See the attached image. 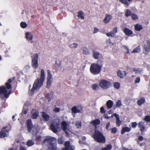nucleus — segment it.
Instances as JSON below:
<instances>
[{
	"mask_svg": "<svg viewBox=\"0 0 150 150\" xmlns=\"http://www.w3.org/2000/svg\"><path fill=\"white\" fill-rule=\"evenodd\" d=\"M61 128L67 135L68 134V132L69 131V126L65 121H63L62 122Z\"/></svg>",
	"mask_w": 150,
	"mask_h": 150,
	"instance_id": "nucleus-9",
	"label": "nucleus"
},
{
	"mask_svg": "<svg viewBox=\"0 0 150 150\" xmlns=\"http://www.w3.org/2000/svg\"><path fill=\"white\" fill-rule=\"evenodd\" d=\"M108 150V149H107V148H106V147L105 148H102V150Z\"/></svg>",
	"mask_w": 150,
	"mask_h": 150,
	"instance_id": "nucleus-64",
	"label": "nucleus"
},
{
	"mask_svg": "<svg viewBox=\"0 0 150 150\" xmlns=\"http://www.w3.org/2000/svg\"><path fill=\"white\" fill-rule=\"evenodd\" d=\"M143 138L142 136H139V137L138 139L139 140L142 141L143 139Z\"/></svg>",
	"mask_w": 150,
	"mask_h": 150,
	"instance_id": "nucleus-62",
	"label": "nucleus"
},
{
	"mask_svg": "<svg viewBox=\"0 0 150 150\" xmlns=\"http://www.w3.org/2000/svg\"><path fill=\"white\" fill-rule=\"evenodd\" d=\"M100 112L102 113H105L106 112V110L104 109L103 107H102L100 109Z\"/></svg>",
	"mask_w": 150,
	"mask_h": 150,
	"instance_id": "nucleus-47",
	"label": "nucleus"
},
{
	"mask_svg": "<svg viewBox=\"0 0 150 150\" xmlns=\"http://www.w3.org/2000/svg\"><path fill=\"white\" fill-rule=\"evenodd\" d=\"M47 80H52V76L51 74L50 71L49 70H47Z\"/></svg>",
	"mask_w": 150,
	"mask_h": 150,
	"instance_id": "nucleus-39",
	"label": "nucleus"
},
{
	"mask_svg": "<svg viewBox=\"0 0 150 150\" xmlns=\"http://www.w3.org/2000/svg\"><path fill=\"white\" fill-rule=\"evenodd\" d=\"M11 82V79H9L8 80V82L6 83V86L8 89H10L11 88V86L10 84Z\"/></svg>",
	"mask_w": 150,
	"mask_h": 150,
	"instance_id": "nucleus-30",
	"label": "nucleus"
},
{
	"mask_svg": "<svg viewBox=\"0 0 150 150\" xmlns=\"http://www.w3.org/2000/svg\"><path fill=\"white\" fill-rule=\"evenodd\" d=\"M112 117V115H111V117H108V116L105 115V118H107V119H108L109 117Z\"/></svg>",
	"mask_w": 150,
	"mask_h": 150,
	"instance_id": "nucleus-63",
	"label": "nucleus"
},
{
	"mask_svg": "<svg viewBox=\"0 0 150 150\" xmlns=\"http://www.w3.org/2000/svg\"><path fill=\"white\" fill-rule=\"evenodd\" d=\"M58 142L59 144H62L63 142V140L62 138H59L58 139Z\"/></svg>",
	"mask_w": 150,
	"mask_h": 150,
	"instance_id": "nucleus-48",
	"label": "nucleus"
},
{
	"mask_svg": "<svg viewBox=\"0 0 150 150\" xmlns=\"http://www.w3.org/2000/svg\"><path fill=\"white\" fill-rule=\"evenodd\" d=\"M131 11L128 9H127L125 13V16L126 17H128L131 15L132 14Z\"/></svg>",
	"mask_w": 150,
	"mask_h": 150,
	"instance_id": "nucleus-41",
	"label": "nucleus"
},
{
	"mask_svg": "<svg viewBox=\"0 0 150 150\" xmlns=\"http://www.w3.org/2000/svg\"><path fill=\"white\" fill-rule=\"evenodd\" d=\"M82 53L83 54L85 55H89L91 54L90 51L89 49L86 47H84L82 49Z\"/></svg>",
	"mask_w": 150,
	"mask_h": 150,
	"instance_id": "nucleus-17",
	"label": "nucleus"
},
{
	"mask_svg": "<svg viewBox=\"0 0 150 150\" xmlns=\"http://www.w3.org/2000/svg\"><path fill=\"white\" fill-rule=\"evenodd\" d=\"M131 16L133 20H136L138 18L137 16L135 14H132V15H131Z\"/></svg>",
	"mask_w": 150,
	"mask_h": 150,
	"instance_id": "nucleus-46",
	"label": "nucleus"
},
{
	"mask_svg": "<svg viewBox=\"0 0 150 150\" xmlns=\"http://www.w3.org/2000/svg\"><path fill=\"white\" fill-rule=\"evenodd\" d=\"M130 128L128 127H124L122 130L121 134H123L126 132H129L130 130Z\"/></svg>",
	"mask_w": 150,
	"mask_h": 150,
	"instance_id": "nucleus-28",
	"label": "nucleus"
},
{
	"mask_svg": "<svg viewBox=\"0 0 150 150\" xmlns=\"http://www.w3.org/2000/svg\"><path fill=\"white\" fill-rule=\"evenodd\" d=\"M98 30V29L96 28H95L94 29L93 33H97V31Z\"/></svg>",
	"mask_w": 150,
	"mask_h": 150,
	"instance_id": "nucleus-57",
	"label": "nucleus"
},
{
	"mask_svg": "<svg viewBox=\"0 0 150 150\" xmlns=\"http://www.w3.org/2000/svg\"><path fill=\"white\" fill-rule=\"evenodd\" d=\"M78 45L75 43H73L69 45V47L75 49L77 47Z\"/></svg>",
	"mask_w": 150,
	"mask_h": 150,
	"instance_id": "nucleus-40",
	"label": "nucleus"
},
{
	"mask_svg": "<svg viewBox=\"0 0 150 150\" xmlns=\"http://www.w3.org/2000/svg\"><path fill=\"white\" fill-rule=\"evenodd\" d=\"M60 123L59 120H54L53 121L50 125L51 130L54 133L60 132L61 130Z\"/></svg>",
	"mask_w": 150,
	"mask_h": 150,
	"instance_id": "nucleus-6",
	"label": "nucleus"
},
{
	"mask_svg": "<svg viewBox=\"0 0 150 150\" xmlns=\"http://www.w3.org/2000/svg\"><path fill=\"white\" fill-rule=\"evenodd\" d=\"M81 122L79 121H76L75 123V125L78 128H80L81 127Z\"/></svg>",
	"mask_w": 150,
	"mask_h": 150,
	"instance_id": "nucleus-36",
	"label": "nucleus"
},
{
	"mask_svg": "<svg viewBox=\"0 0 150 150\" xmlns=\"http://www.w3.org/2000/svg\"><path fill=\"white\" fill-rule=\"evenodd\" d=\"M53 93L52 91L50 92L46 95V97L48 99L49 102H50L53 98Z\"/></svg>",
	"mask_w": 150,
	"mask_h": 150,
	"instance_id": "nucleus-25",
	"label": "nucleus"
},
{
	"mask_svg": "<svg viewBox=\"0 0 150 150\" xmlns=\"http://www.w3.org/2000/svg\"><path fill=\"white\" fill-rule=\"evenodd\" d=\"M135 29L137 31H139L142 28V26L140 25L137 24L135 25Z\"/></svg>",
	"mask_w": 150,
	"mask_h": 150,
	"instance_id": "nucleus-31",
	"label": "nucleus"
},
{
	"mask_svg": "<svg viewBox=\"0 0 150 150\" xmlns=\"http://www.w3.org/2000/svg\"><path fill=\"white\" fill-rule=\"evenodd\" d=\"M27 127L28 132H30L34 135L36 136L38 132L37 127L33 126L31 119H29L27 121Z\"/></svg>",
	"mask_w": 150,
	"mask_h": 150,
	"instance_id": "nucleus-4",
	"label": "nucleus"
},
{
	"mask_svg": "<svg viewBox=\"0 0 150 150\" xmlns=\"http://www.w3.org/2000/svg\"><path fill=\"white\" fill-rule=\"evenodd\" d=\"M138 126L140 128V130L143 131L145 129V127L144 123L142 122H140L138 124Z\"/></svg>",
	"mask_w": 150,
	"mask_h": 150,
	"instance_id": "nucleus-24",
	"label": "nucleus"
},
{
	"mask_svg": "<svg viewBox=\"0 0 150 150\" xmlns=\"http://www.w3.org/2000/svg\"><path fill=\"white\" fill-rule=\"evenodd\" d=\"M92 88L94 90H96L98 89V85L96 84H93L92 85Z\"/></svg>",
	"mask_w": 150,
	"mask_h": 150,
	"instance_id": "nucleus-44",
	"label": "nucleus"
},
{
	"mask_svg": "<svg viewBox=\"0 0 150 150\" xmlns=\"http://www.w3.org/2000/svg\"><path fill=\"white\" fill-rule=\"evenodd\" d=\"M124 48L126 49L127 50V53H129V50H128V48L127 46H124Z\"/></svg>",
	"mask_w": 150,
	"mask_h": 150,
	"instance_id": "nucleus-61",
	"label": "nucleus"
},
{
	"mask_svg": "<svg viewBox=\"0 0 150 150\" xmlns=\"http://www.w3.org/2000/svg\"><path fill=\"white\" fill-rule=\"evenodd\" d=\"M45 74L44 70L42 69L41 70L40 79L39 78L37 79L35 81L33 84V87L31 90L29 91V93L33 95L34 94L35 90L39 89L42 85L45 79Z\"/></svg>",
	"mask_w": 150,
	"mask_h": 150,
	"instance_id": "nucleus-1",
	"label": "nucleus"
},
{
	"mask_svg": "<svg viewBox=\"0 0 150 150\" xmlns=\"http://www.w3.org/2000/svg\"><path fill=\"white\" fill-rule=\"evenodd\" d=\"M20 25L22 28H25L27 27V24L24 22H22L21 23Z\"/></svg>",
	"mask_w": 150,
	"mask_h": 150,
	"instance_id": "nucleus-42",
	"label": "nucleus"
},
{
	"mask_svg": "<svg viewBox=\"0 0 150 150\" xmlns=\"http://www.w3.org/2000/svg\"><path fill=\"white\" fill-rule=\"evenodd\" d=\"M133 71L135 72V73H140L142 71V70L139 68H134L132 69Z\"/></svg>",
	"mask_w": 150,
	"mask_h": 150,
	"instance_id": "nucleus-33",
	"label": "nucleus"
},
{
	"mask_svg": "<svg viewBox=\"0 0 150 150\" xmlns=\"http://www.w3.org/2000/svg\"><path fill=\"white\" fill-rule=\"evenodd\" d=\"M30 67V66L29 65H27L25 66L24 67V69L27 70V69H29Z\"/></svg>",
	"mask_w": 150,
	"mask_h": 150,
	"instance_id": "nucleus-60",
	"label": "nucleus"
},
{
	"mask_svg": "<svg viewBox=\"0 0 150 150\" xmlns=\"http://www.w3.org/2000/svg\"><path fill=\"white\" fill-rule=\"evenodd\" d=\"M100 121L98 119H96L91 122V123L95 126H96L100 124Z\"/></svg>",
	"mask_w": 150,
	"mask_h": 150,
	"instance_id": "nucleus-27",
	"label": "nucleus"
},
{
	"mask_svg": "<svg viewBox=\"0 0 150 150\" xmlns=\"http://www.w3.org/2000/svg\"><path fill=\"white\" fill-rule=\"evenodd\" d=\"M110 125V122H109L106 125V128L107 129H108L109 128V127Z\"/></svg>",
	"mask_w": 150,
	"mask_h": 150,
	"instance_id": "nucleus-58",
	"label": "nucleus"
},
{
	"mask_svg": "<svg viewBox=\"0 0 150 150\" xmlns=\"http://www.w3.org/2000/svg\"><path fill=\"white\" fill-rule=\"evenodd\" d=\"M113 86L115 88L117 89H118L120 87V84L118 82H114L113 83Z\"/></svg>",
	"mask_w": 150,
	"mask_h": 150,
	"instance_id": "nucleus-37",
	"label": "nucleus"
},
{
	"mask_svg": "<svg viewBox=\"0 0 150 150\" xmlns=\"http://www.w3.org/2000/svg\"><path fill=\"white\" fill-rule=\"evenodd\" d=\"M25 38L27 40H31L33 39V35L31 33L27 32L25 34Z\"/></svg>",
	"mask_w": 150,
	"mask_h": 150,
	"instance_id": "nucleus-23",
	"label": "nucleus"
},
{
	"mask_svg": "<svg viewBox=\"0 0 150 150\" xmlns=\"http://www.w3.org/2000/svg\"><path fill=\"white\" fill-rule=\"evenodd\" d=\"M11 93V92H9L8 93H7V91L5 87L4 86L0 87V94L1 96L3 94L4 97L7 98L9 97V96Z\"/></svg>",
	"mask_w": 150,
	"mask_h": 150,
	"instance_id": "nucleus-10",
	"label": "nucleus"
},
{
	"mask_svg": "<svg viewBox=\"0 0 150 150\" xmlns=\"http://www.w3.org/2000/svg\"><path fill=\"white\" fill-rule=\"evenodd\" d=\"M140 81V79L139 77H137L135 81V83H138Z\"/></svg>",
	"mask_w": 150,
	"mask_h": 150,
	"instance_id": "nucleus-54",
	"label": "nucleus"
},
{
	"mask_svg": "<svg viewBox=\"0 0 150 150\" xmlns=\"http://www.w3.org/2000/svg\"><path fill=\"white\" fill-rule=\"evenodd\" d=\"M43 143L46 145H49V147L51 150H57V139L51 137H47L43 141Z\"/></svg>",
	"mask_w": 150,
	"mask_h": 150,
	"instance_id": "nucleus-2",
	"label": "nucleus"
},
{
	"mask_svg": "<svg viewBox=\"0 0 150 150\" xmlns=\"http://www.w3.org/2000/svg\"><path fill=\"white\" fill-rule=\"evenodd\" d=\"M83 15V13L81 11H80L78 13L77 16L82 19H84V17Z\"/></svg>",
	"mask_w": 150,
	"mask_h": 150,
	"instance_id": "nucleus-29",
	"label": "nucleus"
},
{
	"mask_svg": "<svg viewBox=\"0 0 150 150\" xmlns=\"http://www.w3.org/2000/svg\"><path fill=\"white\" fill-rule=\"evenodd\" d=\"M6 128L4 127L2 129L0 133V138H4L8 135V131L5 130Z\"/></svg>",
	"mask_w": 150,
	"mask_h": 150,
	"instance_id": "nucleus-13",
	"label": "nucleus"
},
{
	"mask_svg": "<svg viewBox=\"0 0 150 150\" xmlns=\"http://www.w3.org/2000/svg\"><path fill=\"white\" fill-rule=\"evenodd\" d=\"M123 32L125 33V35H127L129 36L132 35L133 32L132 31L130 30L129 29L127 28H125L123 30Z\"/></svg>",
	"mask_w": 150,
	"mask_h": 150,
	"instance_id": "nucleus-19",
	"label": "nucleus"
},
{
	"mask_svg": "<svg viewBox=\"0 0 150 150\" xmlns=\"http://www.w3.org/2000/svg\"><path fill=\"white\" fill-rule=\"evenodd\" d=\"M38 54L35 53L32 57V66L35 69H36L38 66Z\"/></svg>",
	"mask_w": 150,
	"mask_h": 150,
	"instance_id": "nucleus-8",
	"label": "nucleus"
},
{
	"mask_svg": "<svg viewBox=\"0 0 150 150\" xmlns=\"http://www.w3.org/2000/svg\"><path fill=\"white\" fill-rule=\"evenodd\" d=\"M145 102V99L144 98H142L140 99L137 100V104L139 105H141L142 104Z\"/></svg>",
	"mask_w": 150,
	"mask_h": 150,
	"instance_id": "nucleus-26",
	"label": "nucleus"
},
{
	"mask_svg": "<svg viewBox=\"0 0 150 150\" xmlns=\"http://www.w3.org/2000/svg\"><path fill=\"white\" fill-rule=\"evenodd\" d=\"M108 150H110L112 148V146L110 144L108 145L106 147Z\"/></svg>",
	"mask_w": 150,
	"mask_h": 150,
	"instance_id": "nucleus-55",
	"label": "nucleus"
},
{
	"mask_svg": "<svg viewBox=\"0 0 150 150\" xmlns=\"http://www.w3.org/2000/svg\"><path fill=\"white\" fill-rule=\"evenodd\" d=\"M144 119L146 121L150 122V116L148 115L146 116Z\"/></svg>",
	"mask_w": 150,
	"mask_h": 150,
	"instance_id": "nucleus-45",
	"label": "nucleus"
},
{
	"mask_svg": "<svg viewBox=\"0 0 150 150\" xmlns=\"http://www.w3.org/2000/svg\"><path fill=\"white\" fill-rule=\"evenodd\" d=\"M20 150H26V149L25 147L21 146L20 147Z\"/></svg>",
	"mask_w": 150,
	"mask_h": 150,
	"instance_id": "nucleus-56",
	"label": "nucleus"
},
{
	"mask_svg": "<svg viewBox=\"0 0 150 150\" xmlns=\"http://www.w3.org/2000/svg\"><path fill=\"white\" fill-rule=\"evenodd\" d=\"M117 132V129L115 127H114L111 129V133H115Z\"/></svg>",
	"mask_w": 150,
	"mask_h": 150,
	"instance_id": "nucleus-52",
	"label": "nucleus"
},
{
	"mask_svg": "<svg viewBox=\"0 0 150 150\" xmlns=\"http://www.w3.org/2000/svg\"><path fill=\"white\" fill-rule=\"evenodd\" d=\"M64 145L65 148H63L62 150H74L75 149L74 146L71 145L70 142L69 141L66 142L65 143Z\"/></svg>",
	"mask_w": 150,
	"mask_h": 150,
	"instance_id": "nucleus-12",
	"label": "nucleus"
},
{
	"mask_svg": "<svg viewBox=\"0 0 150 150\" xmlns=\"http://www.w3.org/2000/svg\"><path fill=\"white\" fill-rule=\"evenodd\" d=\"M117 76L120 78L123 79L126 76V72L125 71H121L118 70L117 73Z\"/></svg>",
	"mask_w": 150,
	"mask_h": 150,
	"instance_id": "nucleus-16",
	"label": "nucleus"
},
{
	"mask_svg": "<svg viewBox=\"0 0 150 150\" xmlns=\"http://www.w3.org/2000/svg\"><path fill=\"white\" fill-rule=\"evenodd\" d=\"M144 47L146 51H149L150 50V42L147 41L144 44Z\"/></svg>",
	"mask_w": 150,
	"mask_h": 150,
	"instance_id": "nucleus-20",
	"label": "nucleus"
},
{
	"mask_svg": "<svg viewBox=\"0 0 150 150\" xmlns=\"http://www.w3.org/2000/svg\"><path fill=\"white\" fill-rule=\"evenodd\" d=\"M34 144V142L32 140H29L27 142V145L28 146H33Z\"/></svg>",
	"mask_w": 150,
	"mask_h": 150,
	"instance_id": "nucleus-35",
	"label": "nucleus"
},
{
	"mask_svg": "<svg viewBox=\"0 0 150 150\" xmlns=\"http://www.w3.org/2000/svg\"><path fill=\"white\" fill-rule=\"evenodd\" d=\"M41 137L40 136H37L36 137V140H39L40 139Z\"/></svg>",
	"mask_w": 150,
	"mask_h": 150,
	"instance_id": "nucleus-59",
	"label": "nucleus"
},
{
	"mask_svg": "<svg viewBox=\"0 0 150 150\" xmlns=\"http://www.w3.org/2000/svg\"><path fill=\"white\" fill-rule=\"evenodd\" d=\"M100 62V64L98 63L92 64L90 67V71L91 73L93 75H96L99 74L100 72L103 64L102 62L98 61L97 62Z\"/></svg>",
	"mask_w": 150,
	"mask_h": 150,
	"instance_id": "nucleus-3",
	"label": "nucleus"
},
{
	"mask_svg": "<svg viewBox=\"0 0 150 150\" xmlns=\"http://www.w3.org/2000/svg\"><path fill=\"white\" fill-rule=\"evenodd\" d=\"M99 86L104 89H107L111 86V83L105 80H101L99 83Z\"/></svg>",
	"mask_w": 150,
	"mask_h": 150,
	"instance_id": "nucleus-7",
	"label": "nucleus"
},
{
	"mask_svg": "<svg viewBox=\"0 0 150 150\" xmlns=\"http://www.w3.org/2000/svg\"><path fill=\"white\" fill-rule=\"evenodd\" d=\"M60 109L59 108H55L53 109V111L55 112H58L60 111Z\"/></svg>",
	"mask_w": 150,
	"mask_h": 150,
	"instance_id": "nucleus-53",
	"label": "nucleus"
},
{
	"mask_svg": "<svg viewBox=\"0 0 150 150\" xmlns=\"http://www.w3.org/2000/svg\"><path fill=\"white\" fill-rule=\"evenodd\" d=\"M71 110L72 113L75 114L79 112L80 110L79 109V108H77L76 106H75L72 107L71 108Z\"/></svg>",
	"mask_w": 150,
	"mask_h": 150,
	"instance_id": "nucleus-21",
	"label": "nucleus"
},
{
	"mask_svg": "<svg viewBox=\"0 0 150 150\" xmlns=\"http://www.w3.org/2000/svg\"><path fill=\"white\" fill-rule=\"evenodd\" d=\"M92 57L96 59H98L102 58V54L97 51H92Z\"/></svg>",
	"mask_w": 150,
	"mask_h": 150,
	"instance_id": "nucleus-11",
	"label": "nucleus"
},
{
	"mask_svg": "<svg viewBox=\"0 0 150 150\" xmlns=\"http://www.w3.org/2000/svg\"><path fill=\"white\" fill-rule=\"evenodd\" d=\"M38 115V112L36 111L33 113L31 117L32 118L35 119L36 118Z\"/></svg>",
	"mask_w": 150,
	"mask_h": 150,
	"instance_id": "nucleus-38",
	"label": "nucleus"
},
{
	"mask_svg": "<svg viewBox=\"0 0 150 150\" xmlns=\"http://www.w3.org/2000/svg\"><path fill=\"white\" fill-rule=\"evenodd\" d=\"M113 115L115 117L116 120H118L120 119L119 115L117 114L116 113H115L113 114Z\"/></svg>",
	"mask_w": 150,
	"mask_h": 150,
	"instance_id": "nucleus-50",
	"label": "nucleus"
},
{
	"mask_svg": "<svg viewBox=\"0 0 150 150\" xmlns=\"http://www.w3.org/2000/svg\"><path fill=\"white\" fill-rule=\"evenodd\" d=\"M122 105V104L121 103V101L120 100H118L116 103L115 105V107H119Z\"/></svg>",
	"mask_w": 150,
	"mask_h": 150,
	"instance_id": "nucleus-32",
	"label": "nucleus"
},
{
	"mask_svg": "<svg viewBox=\"0 0 150 150\" xmlns=\"http://www.w3.org/2000/svg\"><path fill=\"white\" fill-rule=\"evenodd\" d=\"M95 140L98 142L104 143L105 139L102 134L97 130H96L93 135Z\"/></svg>",
	"mask_w": 150,
	"mask_h": 150,
	"instance_id": "nucleus-5",
	"label": "nucleus"
},
{
	"mask_svg": "<svg viewBox=\"0 0 150 150\" xmlns=\"http://www.w3.org/2000/svg\"><path fill=\"white\" fill-rule=\"evenodd\" d=\"M121 124V122L120 121V119L118 120H116V124L117 126L119 127Z\"/></svg>",
	"mask_w": 150,
	"mask_h": 150,
	"instance_id": "nucleus-51",
	"label": "nucleus"
},
{
	"mask_svg": "<svg viewBox=\"0 0 150 150\" xmlns=\"http://www.w3.org/2000/svg\"><path fill=\"white\" fill-rule=\"evenodd\" d=\"M51 81L52 80H47V84L46 86V87L47 88H50L51 84Z\"/></svg>",
	"mask_w": 150,
	"mask_h": 150,
	"instance_id": "nucleus-43",
	"label": "nucleus"
},
{
	"mask_svg": "<svg viewBox=\"0 0 150 150\" xmlns=\"http://www.w3.org/2000/svg\"><path fill=\"white\" fill-rule=\"evenodd\" d=\"M137 125V123L136 122H133L131 123V126L133 128H134L136 127Z\"/></svg>",
	"mask_w": 150,
	"mask_h": 150,
	"instance_id": "nucleus-49",
	"label": "nucleus"
},
{
	"mask_svg": "<svg viewBox=\"0 0 150 150\" xmlns=\"http://www.w3.org/2000/svg\"><path fill=\"white\" fill-rule=\"evenodd\" d=\"M140 51V48L139 46L135 48L132 52V53H139Z\"/></svg>",
	"mask_w": 150,
	"mask_h": 150,
	"instance_id": "nucleus-34",
	"label": "nucleus"
},
{
	"mask_svg": "<svg viewBox=\"0 0 150 150\" xmlns=\"http://www.w3.org/2000/svg\"><path fill=\"white\" fill-rule=\"evenodd\" d=\"M113 101L111 100H108L106 103V105L108 108H111L113 105Z\"/></svg>",
	"mask_w": 150,
	"mask_h": 150,
	"instance_id": "nucleus-22",
	"label": "nucleus"
},
{
	"mask_svg": "<svg viewBox=\"0 0 150 150\" xmlns=\"http://www.w3.org/2000/svg\"><path fill=\"white\" fill-rule=\"evenodd\" d=\"M112 18V16L109 14L106 15L103 20V22L105 23H108Z\"/></svg>",
	"mask_w": 150,
	"mask_h": 150,
	"instance_id": "nucleus-18",
	"label": "nucleus"
},
{
	"mask_svg": "<svg viewBox=\"0 0 150 150\" xmlns=\"http://www.w3.org/2000/svg\"><path fill=\"white\" fill-rule=\"evenodd\" d=\"M50 118V116L46 112H42V118L41 120L44 121H48Z\"/></svg>",
	"mask_w": 150,
	"mask_h": 150,
	"instance_id": "nucleus-15",
	"label": "nucleus"
},
{
	"mask_svg": "<svg viewBox=\"0 0 150 150\" xmlns=\"http://www.w3.org/2000/svg\"><path fill=\"white\" fill-rule=\"evenodd\" d=\"M117 32V28L116 27H115L113 28L112 31H111L109 33H106V35L108 37H113L115 35V34Z\"/></svg>",
	"mask_w": 150,
	"mask_h": 150,
	"instance_id": "nucleus-14",
	"label": "nucleus"
}]
</instances>
